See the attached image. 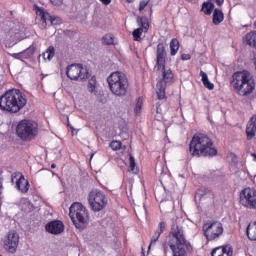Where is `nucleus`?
I'll return each instance as SVG.
<instances>
[{
    "label": "nucleus",
    "mask_w": 256,
    "mask_h": 256,
    "mask_svg": "<svg viewBox=\"0 0 256 256\" xmlns=\"http://www.w3.org/2000/svg\"><path fill=\"white\" fill-rule=\"evenodd\" d=\"M156 69L162 73V79L156 85V94L158 99H165L167 83H173V71L165 69V45L163 43L157 45Z\"/></svg>",
    "instance_id": "nucleus-1"
},
{
    "label": "nucleus",
    "mask_w": 256,
    "mask_h": 256,
    "mask_svg": "<svg viewBox=\"0 0 256 256\" xmlns=\"http://www.w3.org/2000/svg\"><path fill=\"white\" fill-rule=\"evenodd\" d=\"M27 105V96L19 89L8 90L0 97V109L9 113H19Z\"/></svg>",
    "instance_id": "nucleus-2"
},
{
    "label": "nucleus",
    "mask_w": 256,
    "mask_h": 256,
    "mask_svg": "<svg viewBox=\"0 0 256 256\" xmlns=\"http://www.w3.org/2000/svg\"><path fill=\"white\" fill-rule=\"evenodd\" d=\"M189 149L193 157H215L217 155V149L213 148L211 138L204 134L194 135Z\"/></svg>",
    "instance_id": "nucleus-3"
},
{
    "label": "nucleus",
    "mask_w": 256,
    "mask_h": 256,
    "mask_svg": "<svg viewBox=\"0 0 256 256\" xmlns=\"http://www.w3.org/2000/svg\"><path fill=\"white\" fill-rule=\"evenodd\" d=\"M231 85L241 97H247L255 91V80L249 71H239L232 75Z\"/></svg>",
    "instance_id": "nucleus-4"
},
{
    "label": "nucleus",
    "mask_w": 256,
    "mask_h": 256,
    "mask_svg": "<svg viewBox=\"0 0 256 256\" xmlns=\"http://www.w3.org/2000/svg\"><path fill=\"white\" fill-rule=\"evenodd\" d=\"M108 87L116 97H125L129 89V80L125 73L116 71L112 72L107 78Z\"/></svg>",
    "instance_id": "nucleus-5"
},
{
    "label": "nucleus",
    "mask_w": 256,
    "mask_h": 256,
    "mask_svg": "<svg viewBox=\"0 0 256 256\" xmlns=\"http://www.w3.org/2000/svg\"><path fill=\"white\" fill-rule=\"evenodd\" d=\"M168 245L173 253V256H187V241L183 233V227L177 226L172 229L169 235Z\"/></svg>",
    "instance_id": "nucleus-6"
},
{
    "label": "nucleus",
    "mask_w": 256,
    "mask_h": 256,
    "mask_svg": "<svg viewBox=\"0 0 256 256\" xmlns=\"http://www.w3.org/2000/svg\"><path fill=\"white\" fill-rule=\"evenodd\" d=\"M69 217L76 229H85L89 225V212L83 204L74 202L69 209Z\"/></svg>",
    "instance_id": "nucleus-7"
},
{
    "label": "nucleus",
    "mask_w": 256,
    "mask_h": 256,
    "mask_svg": "<svg viewBox=\"0 0 256 256\" xmlns=\"http://www.w3.org/2000/svg\"><path fill=\"white\" fill-rule=\"evenodd\" d=\"M2 29V37L8 45V47H13L17 41L21 39V35L19 34V28L13 22H6L1 24Z\"/></svg>",
    "instance_id": "nucleus-8"
},
{
    "label": "nucleus",
    "mask_w": 256,
    "mask_h": 256,
    "mask_svg": "<svg viewBox=\"0 0 256 256\" xmlns=\"http://www.w3.org/2000/svg\"><path fill=\"white\" fill-rule=\"evenodd\" d=\"M88 203L92 211H95L96 213L103 211V208L107 207V195H105V192L99 189H93L88 194Z\"/></svg>",
    "instance_id": "nucleus-9"
},
{
    "label": "nucleus",
    "mask_w": 256,
    "mask_h": 256,
    "mask_svg": "<svg viewBox=\"0 0 256 256\" xmlns=\"http://www.w3.org/2000/svg\"><path fill=\"white\" fill-rule=\"evenodd\" d=\"M16 133L23 141H31L37 135V124L33 121L22 120L17 126Z\"/></svg>",
    "instance_id": "nucleus-10"
},
{
    "label": "nucleus",
    "mask_w": 256,
    "mask_h": 256,
    "mask_svg": "<svg viewBox=\"0 0 256 256\" xmlns=\"http://www.w3.org/2000/svg\"><path fill=\"white\" fill-rule=\"evenodd\" d=\"M66 75L71 81H86L89 79V70L81 64H72L67 67Z\"/></svg>",
    "instance_id": "nucleus-11"
},
{
    "label": "nucleus",
    "mask_w": 256,
    "mask_h": 256,
    "mask_svg": "<svg viewBox=\"0 0 256 256\" xmlns=\"http://www.w3.org/2000/svg\"><path fill=\"white\" fill-rule=\"evenodd\" d=\"M204 235L207 241H215L223 235V224L221 222H207L203 225Z\"/></svg>",
    "instance_id": "nucleus-12"
},
{
    "label": "nucleus",
    "mask_w": 256,
    "mask_h": 256,
    "mask_svg": "<svg viewBox=\"0 0 256 256\" xmlns=\"http://www.w3.org/2000/svg\"><path fill=\"white\" fill-rule=\"evenodd\" d=\"M240 203L247 209H256V190L245 188L240 194Z\"/></svg>",
    "instance_id": "nucleus-13"
},
{
    "label": "nucleus",
    "mask_w": 256,
    "mask_h": 256,
    "mask_svg": "<svg viewBox=\"0 0 256 256\" xmlns=\"http://www.w3.org/2000/svg\"><path fill=\"white\" fill-rule=\"evenodd\" d=\"M4 249L8 253H17L19 247V233L15 230L9 231L4 237Z\"/></svg>",
    "instance_id": "nucleus-14"
},
{
    "label": "nucleus",
    "mask_w": 256,
    "mask_h": 256,
    "mask_svg": "<svg viewBox=\"0 0 256 256\" xmlns=\"http://www.w3.org/2000/svg\"><path fill=\"white\" fill-rule=\"evenodd\" d=\"M137 23L140 27L135 29L132 35L134 37V41H141V35H143V32L147 33V31H149V20L147 17L139 16L137 18Z\"/></svg>",
    "instance_id": "nucleus-15"
},
{
    "label": "nucleus",
    "mask_w": 256,
    "mask_h": 256,
    "mask_svg": "<svg viewBox=\"0 0 256 256\" xmlns=\"http://www.w3.org/2000/svg\"><path fill=\"white\" fill-rule=\"evenodd\" d=\"M17 177H19L17 179ZM16 179V187L18 189V191H21V193H27V191H29V181H27V179H25V176L20 175L19 174H12V183L15 182Z\"/></svg>",
    "instance_id": "nucleus-16"
},
{
    "label": "nucleus",
    "mask_w": 256,
    "mask_h": 256,
    "mask_svg": "<svg viewBox=\"0 0 256 256\" xmlns=\"http://www.w3.org/2000/svg\"><path fill=\"white\" fill-rule=\"evenodd\" d=\"M46 231L52 235H59L65 231V225L59 220H54L46 225Z\"/></svg>",
    "instance_id": "nucleus-17"
},
{
    "label": "nucleus",
    "mask_w": 256,
    "mask_h": 256,
    "mask_svg": "<svg viewBox=\"0 0 256 256\" xmlns=\"http://www.w3.org/2000/svg\"><path fill=\"white\" fill-rule=\"evenodd\" d=\"M37 15H39L43 25H47V21H49L51 25H59V18L51 16L49 12L42 8L37 9Z\"/></svg>",
    "instance_id": "nucleus-18"
},
{
    "label": "nucleus",
    "mask_w": 256,
    "mask_h": 256,
    "mask_svg": "<svg viewBox=\"0 0 256 256\" xmlns=\"http://www.w3.org/2000/svg\"><path fill=\"white\" fill-rule=\"evenodd\" d=\"M256 133V116H253L247 124L246 135L247 139L251 140L255 137Z\"/></svg>",
    "instance_id": "nucleus-19"
},
{
    "label": "nucleus",
    "mask_w": 256,
    "mask_h": 256,
    "mask_svg": "<svg viewBox=\"0 0 256 256\" xmlns=\"http://www.w3.org/2000/svg\"><path fill=\"white\" fill-rule=\"evenodd\" d=\"M165 227H166L165 222H160L158 224V229L155 231L154 235L152 236V238L150 240V244L148 246V251H149V249H151V245H153L154 243H157V241L159 240V237H161V235L164 233Z\"/></svg>",
    "instance_id": "nucleus-20"
},
{
    "label": "nucleus",
    "mask_w": 256,
    "mask_h": 256,
    "mask_svg": "<svg viewBox=\"0 0 256 256\" xmlns=\"http://www.w3.org/2000/svg\"><path fill=\"white\" fill-rule=\"evenodd\" d=\"M212 256H233V248L231 246L215 248L212 251Z\"/></svg>",
    "instance_id": "nucleus-21"
},
{
    "label": "nucleus",
    "mask_w": 256,
    "mask_h": 256,
    "mask_svg": "<svg viewBox=\"0 0 256 256\" xmlns=\"http://www.w3.org/2000/svg\"><path fill=\"white\" fill-rule=\"evenodd\" d=\"M246 233L250 241H256V222H252L248 225Z\"/></svg>",
    "instance_id": "nucleus-22"
},
{
    "label": "nucleus",
    "mask_w": 256,
    "mask_h": 256,
    "mask_svg": "<svg viewBox=\"0 0 256 256\" xmlns=\"http://www.w3.org/2000/svg\"><path fill=\"white\" fill-rule=\"evenodd\" d=\"M200 77H202V83L206 89H209L210 91H213L215 89V85L209 81V77L207 76V73L204 71H200Z\"/></svg>",
    "instance_id": "nucleus-23"
},
{
    "label": "nucleus",
    "mask_w": 256,
    "mask_h": 256,
    "mask_svg": "<svg viewBox=\"0 0 256 256\" xmlns=\"http://www.w3.org/2000/svg\"><path fill=\"white\" fill-rule=\"evenodd\" d=\"M224 19H225V16L223 15V11H221L219 9H215L213 12L214 25H220V23H223Z\"/></svg>",
    "instance_id": "nucleus-24"
},
{
    "label": "nucleus",
    "mask_w": 256,
    "mask_h": 256,
    "mask_svg": "<svg viewBox=\"0 0 256 256\" xmlns=\"http://www.w3.org/2000/svg\"><path fill=\"white\" fill-rule=\"evenodd\" d=\"M88 91L91 95H99V90H97V80L92 77L88 83Z\"/></svg>",
    "instance_id": "nucleus-25"
},
{
    "label": "nucleus",
    "mask_w": 256,
    "mask_h": 256,
    "mask_svg": "<svg viewBox=\"0 0 256 256\" xmlns=\"http://www.w3.org/2000/svg\"><path fill=\"white\" fill-rule=\"evenodd\" d=\"M213 9H215V4L211 2H204L202 4L201 11L205 13V15H211V13H213Z\"/></svg>",
    "instance_id": "nucleus-26"
},
{
    "label": "nucleus",
    "mask_w": 256,
    "mask_h": 256,
    "mask_svg": "<svg viewBox=\"0 0 256 256\" xmlns=\"http://www.w3.org/2000/svg\"><path fill=\"white\" fill-rule=\"evenodd\" d=\"M246 43L250 47H256V31L249 32L246 35Z\"/></svg>",
    "instance_id": "nucleus-27"
},
{
    "label": "nucleus",
    "mask_w": 256,
    "mask_h": 256,
    "mask_svg": "<svg viewBox=\"0 0 256 256\" xmlns=\"http://www.w3.org/2000/svg\"><path fill=\"white\" fill-rule=\"evenodd\" d=\"M53 57H55V47L49 46L48 49L43 53V58L51 61Z\"/></svg>",
    "instance_id": "nucleus-28"
},
{
    "label": "nucleus",
    "mask_w": 256,
    "mask_h": 256,
    "mask_svg": "<svg viewBox=\"0 0 256 256\" xmlns=\"http://www.w3.org/2000/svg\"><path fill=\"white\" fill-rule=\"evenodd\" d=\"M170 49L172 57L177 55V51H179V40L173 38L170 42Z\"/></svg>",
    "instance_id": "nucleus-29"
},
{
    "label": "nucleus",
    "mask_w": 256,
    "mask_h": 256,
    "mask_svg": "<svg viewBox=\"0 0 256 256\" xmlns=\"http://www.w3.org/2000/svg\"><path fill=\"white\" fill-rule=\"evenodd\" d=\"M135 213L138 219H145V217H147V210L144 206L136 207Z\"/></svg>",
    "instance_id": "nucleus-30"
},
{
    "label": "nucleus",
    "mask_w": 256,
    "mask_h": 256,
    "mask_svg": "<svg viewBox=\"0 0 256 256\" xmlns=\"http://www.w3.org/2000/svg\"><path fill=\"white\" fill-rule=\"evenodd\" d=\"M23 53H29L30 55H33V53H35V47L31 46L30 48L20 53H15L12 56L14 57V59H21L23 57Z\"/></svg>",
    "instance_id": "nucleus-31"
},
{
    "label": "nucleus",
    "mask_w": 256,
    "mask_h": 256,
    "mask_svg": "<svg viewBox=\"0 0 256 256\" xmlns=\"http://www.w3.org/2000/svg\"><path fill=\"white\" fill-rule=\"evenodd\" d=\"M129 163H130V171L135 175H137V173H139V168H137V163H135V157H133L132 155H130Z\"/></svg>",
    "instance_id": "nucleus-32"
},
{
    "label": "nucleus",
    "mask_w": 256,
    "mask_h": 256,
    "mask_svg": "<svg viewBox=\"0 0 256 256\" xmlns=\"http://www.w3.org/2000/svg\"><path fill=\"white\" fill-rule=\"evenodd\" d=\"M110 147L113 149V151H119V149H127V146L121 145V141H112L110 143Z\"/></svg>",
    "instance_id": "nucleus-33"
},
{
    "label": "nucleus",
    "mask_w": 256,
    "mask_h": 256,
    "mask_svg": "<svg viewBox=\"0 0 256 256\" xmlns=\"http://www.w3.org/2000/svg\"><path fill=\"white\" fill-rule=\"evenodd\" d=\"M113 41V35L111 34H106L102 39L104 45H113Z\"/></svg>",
    "instance_id": "nucleus-34"
},
{
    "label": "nucleus",
    "mask_w": 256,
    "mask_h": 256,
    "mask_svg": "<svg viewBox=\"0 0 256 256\" xmlns=\"http://www.w3.org/2000/svg\"><path fill=\"white\" fill-rule=\"evenodd\" d=\"M142 107H143V99L138 98L135 109H134L136 115H139L141 113Z\"/></svg>",
    "instance_id": "nucleus-35"
},
{
    "label": "nucleus",
    "mask_w": 256,
    "mask_h": 256,
    "mask_svg": "<svg viewBox=\"0 0 256 256\" xmlns=\"http://www.w3.org/2000/svg\"><path fill=\"white\" fill-rule=\"evenodd\" d=\"M151 2V0H141L140 3H139V11H144L145 10V7L147 5H149V3Z\"/></svg>",
    "instance_id": "nucleus-36"
},
{
    "label": "nucleus",
    "mask_w": 256,
    "mask_h": 256,
    "mask_svg": "<svg viewBox=\"0 0 256 256\" xmlns=\"http://www.w3.org/2000/svg\"><path fill=\"white\" fill-rule=\"evenodd\" d=\"M52 5H55L56 7H60V5H63V0H50Z\"/></svg>",
    "instance_id": "nucleus-37"
},
{
    "label": "nucleus",
    "mask_w": 256,
    "mask_h": 256,
    "mask_svg": "<svg viewBox=\"0 0 256 256\" xmlns=\"http://www.w3.org/2000/svg\"><path fill=\"white\" fill-rule=\"evenodd\" d=\"M181 58H182V61H189V59H191V55H189V54H182Z\"/></svg>",
    "instance_id": "nucleus-38"
},
{
    "label": "nucleus",
    "mask_w": 256,
    "mask_h": 256,
    "mask_svg": "<svg viewBox=\"0 0 256 256\" xmlns=\"http://www.w3.org/2000/svg\"><path fill=\"white\" fill-rule=\"evenodd\" d=\"M224 1H225V0H215V3H216L219 7H221V5H223Z\"/></svg>",
    "instance_id": "nucleus-39"
},
{
    "label": "nucleus",
    "mask_w": 256,
    "mask_h": 256,
    "mask_svg": "<svg viewBox=\"0 0 256 256\" xmlns=\"http://www.w3.org/2000/svg\"><path fill=\"white\" fill-rule=\"evenodd\" d=\"M103 5H109L111 3V0H100Z\"/></svg>",
    "instance_id": "nucleus-40"
},
{
    "label": "nucleus",
    "mask_w": 256,
    "mask_h": 256,
    "mask_svg": "<svg viewBox=\"0 0 256 256\" xmlns=\"http://www.w3.org/2000/svg\"><path fill=\"white\" fill-rule=\"evenodd\" d=\"M52 175L56 177V179H59V176L55 172H52Z\"/></svg>",
    "instance_id": "nucleus-41"
},
{
    "label": "nucleus",
    "mask_w": 256,
    "mask_h": 256,
    "mask_svg": "<svg viewBox=\"0 0 256 256\" xmlns=\"http://www.w3.org/2000/svg\"><path fill=\"white\" fill-rule=\"evenodd\" d=\"M251 156L254 157V161H256V154L252 153Z\"/></svg>",
    "instance_id": "nucleus-42"
},
{
    "label": "nucleus",
    "mask_w": 256,
    "mask_h": 256,
    "mask_svg": "<svg viewBox=\"0 0 256 256\" xmlns=\"http://www.w3.org/2000/svg\"><path fill=\"white\" fill-rule=\"evenodd\" d=\"M56 167H57V165H55V164L51 165V169H55Z\"/></svg>",
    "instance_id": "nucleus-43"
},
{
    "label": "nucleus",
    "mask_w": 256,
    "mask_h": 256,
    "mask_svg": "<svg viewBox=\"0 0 256 256\" xmlns=\"http://www.w3.org/2000/svg\"><path fill=\"white\" fill-rule=\"evenodd\" d=\"M189 1L190 3H195L197 0H187Z\"/></svg>",
    "instance_id": "nucleus-44"
},
{
    "label": "nucleus",
    "mask_w": 256,
    "mask_h": 256,
    "mask_svg": "<svg viewBox=\"0 0 256 256\" xmlns=\"http://www.w3.org/2000/svg\"><path fill=\"white\" fill-rule=\"evenodd\" d=\"M127 1V3H133V1H135V0H126Z\"/></svg>",
    "instance_id": "nucleus-45"
},
{
    "label": "nucleus",
    "mask_w": 256,
    "mask_h": 256,
    "mask_svg": "<svg viewBox=\"0 0 256 256\" xmlns=\"http://www.w3.org/2000/svg\"><path fill=\"white\" fill-rule=\"evenodd\" d=\"M150 15H153V8H150Z\"/></svg>",
    "instance_id": "nucleus-46"
},
{
    "label": "nucleus",
    "mask_w": 256,
    "mask_h": 256,
    "mask_svg": "<svg viewBox=\"0 0 256 256\" xmlns=\"http://www.w3.org/2000/svg\"><path fill=\"white\" fill-rule=\"evenodd\" d=\"M1 189H3V185L0 184V195H1Z\"/></svg>",
    "instance_id": "nucleus-47"
},
{
    "label": "nucleus",
    "mask_w": 256,
    "mask_h": 256,
    "mask_svg": "<svg viewBox=\"0 0 256 256\" xmlns=\"http://www.w3.org/2000/svg\"><path fill=\"white\" fill-rule=\"evenodd\" d=\"M142 255L145 256V252H144L143 248H142Z\"/></svg>",
    "instance_id": "nucleus-48"
},
{
    "label": "nucleus",
    "mask_w": 256,
    "mask_h": 256,
    "mask_svg": "<svg viewBox=\"0 0 256 256\" xmlns=\"http://www.w3.org/2000/svg\"><path fill=\"white\" fill-rule=\"evenodd\" d=\"M72 129V133H73V135L75 134V132H74V129L73 128H71Z\"/></svg>",
    "instance_id": "nucleus-49"
}]
</instances>
